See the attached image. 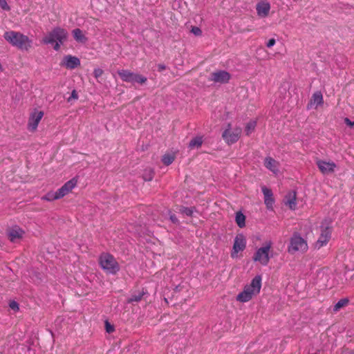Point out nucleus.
I'll return each mask as SVG.
<instances>
[{"mask_svg":"<svg viewBox=\"0 0 354 354\" xmlns=\"http://www.w3.org/2000/svg\"><path fill=\"white\" fill-rule=\"evenodd\" d=\"M245 245L246 241L245 236L241 234H237L234 241L233 250L231 254L232 257H236L239 252L243 251L245 248Z\"/></svg>","mask_w":354,"mask_h":354,"instance_id":"11","label":"nucleus"},{"mask_svg":"<svg viewBox=\"0 0 354 354\" xmlns=\"http://www.w3.org/2000/svg\"><path fill=\"white\" fill-rule=\"evenodd\" d=\"M62 65L66 66L67 68L73 69L80 65V61L76 57L66 55L64 57Z\"/></svg>","mask_w":354,"mask_h":354,"instance_id":"18","label":"nucleus"},{"mask_svg":"<svg viewBox=\"0 0 354 354\" xmlns=\"http://www.w3.org/2000/svg\"><path fill=\"white\" fill-rule=\"evenodd\" d=\"M323 95L320 91L315 92L308 103L307 107L308 109H311L314 104H315V109L318 105L323 104Z\"/></svg>","mask_w":354,"mask_h":354,"instance_id":"20","label":"nucleus"},{"mask_svg":"<svg viewBox=\"0 0 354 354\" xmlns=\"http://www.w3.org/2000/svg\"><path fill=\"white\" fill-rule=\"evenodd\" d=\"M262 192L264 195L265 204L268 207L272 206L274 202L272 190L267 188L266 187H263Z\"/></svg>","mask_w":354,"mask_h":354,"instance_id":"21","label":"nucleus"},{"mask_svg":"<svg viewBox=\"0 0 354 354\" xmlns=\"http://www.w3.org/2000/svg\"><path fill=\"white\" fill-rule=\"evenodd\" d=\"M308 250L306 241L297 233H295L290 240V245L288 248L289 253L294 254L296 252H305Z\"/></svg>","mask_w":354,"mask_h":354,"instance_id":"4","label":"nucleus"},{"mask_svg":"<svg viewBox=\"0 0 354 354\" xmlns=\"http://www.w3.org/2000/svg\"><path fill=\"white\" fill-rule=\"evenodd\" d=\"M165 68H166L165 65H164L162 64H159L158 65V69L159 71H164V70H165Z\"/></svg>","mask_w":354,"mask_h":354,"instance_id":"43","label":"nucleus"},{"mask_svg":"<svg viewBox=\"0 0 354 354\" xmlns=\"http://www.w3.org/2000/svg\"><path fill=\"white\" fill-rule=\"evenodd\" d=\"M317 165L320 171L324 174L333 173L336 167L334 162H325L321 160L317 161Z\"/></svg>","mask_w":354,"mask_h":354,"instance_id":"16","label":"nucleus"},{"mask_svg":"<svg viewBox=\"0 0 354 354\" xmlns=\"http://www.w3.org/2000/svg\"><path fill=\"white\" fill-rule=\"evenodd\" d=\"M175 160V156L174 154L167 153L162 156V161L165 165H171Z\"/></svg>","mask_w":354,"mask_h":354,"instance_id":"28","label":"nucleus"},{"mask_svg":"<svg viewBox=\"0 0 354 354\" xmlns=\"http://www.w3.org/2000/svg\"><path fill=\"white\" fill-rule=\"evenodd\" d=\"M270 9V6L268 3H261L257 6V13L262 17H265L268 15Z\"/></svg>","mask_w":354,"mask_h":354,"instance_id":"22","label":"nucleus"},{"mask_svg":"<svg viewBox=\"0 0 354 354\" xmlns=\"http://www.w3.org/2000/svg\"><path fill=\"white\" fill-rule=\"evenodd\" d=\"M24 231L19 226H15L8 232V236L11 242H15L17 240L22 239Z\"/></svg>","mask_w":354,"mask_h":354,"instance_id":"17","label":"nucleus"},{"mask_svg":"<svg viewBox=\"0 0 354 354\" xmlns=\"http://www.w3.org/2000/svg\"><path fill=\"white\" fill-rule=\"evenodd\" d=\"M261 277L260 275L256 276L251 281L249 285H246L244 287V289L247 292L251 295V297H253L254 295H257L261 290Z\"/></svg>","mask_w":354,"mask_h":354,"instance_id":"8","label":"nucleus"},{"mask_svg":"<svg viewBox=\"0 0 354 354\" xmlns=\"http://www.w3.org/2000/svg\"><path fill=\"white\" fill-rule=\"evenodd\" d=\"M106 330L107 333H110L114 330V328L112 325H111L107 321L105 322Z\"/></svg>","mask_w":354,"mask_h":354,"instance_id":"37","label":"nucleus"},{"mask_svg":"<svg viewBox=\"0 0 354 354\" xmlns=\"http://www.w3.org/2000/svg\"><path fill=\"white\" fill-rule=\"evenodd\" d=\"M99 261L102 268L107 273L116 274L120 270L118 263L110 254H102L100 257Z\"/></svg>","mask_w":354,"mask_h":354,"instance_id":"2","label":"nucleus"},{"mask_svg":"<svg viewBox=\"0 0 354 354\" xmlns=\"http://www.w3.org/2000/svg\"><path fill=\"white\" fill-rule=\"evenodd\" d=\"M77 184V180L75 178H73L68 182H66L61 188H59L56 192L58 194L59 198L64 197L69 192L72 191V189L75 187Z\"/></svg>","mask_w":354,"mask_h":354,"instance_id":"14","label":"nucleus"},{"mask_svg":"<svg viewBox=\"0 0 354 354\" xmlns=\"http://www.w3.org/2000/svg\"><path fill=\"white\" fill-rule=\"evenodd\" d=\"M180 212L186 214L187 216H191L193 214L192 208L183 207L180 209Z\"/></svg>","mask_w":354,"mask_h":354,"instance_id":"33","label":"nucleus"},{"mask_svg":"<svg viewBox=\"0 0 354 354\" xmlns=\"http://www.w3.org/2000/svg\"><path fill=\"white\" fill-rule=\"evenodd\" d=\"M261 277L260 275L256 276L251 281L249 285H246L244 287V289L247 292L251 295V297H253L254 295H257L261 290Z\"/></svg>","mask_w":354,"mask_h":354,"instance_id":"9","label":"nucleus"},{"mask_svg":"<svg viewBox=\"0 0 354 354\" xmlns=\"http://www.w3.org/2000/svg\"><path fill=\"white\" fill-rule=\"evenodd\" d=\"M284 202L290 209H295L296 208V192L290 191L285 196Z\"/></svg>","mask_w":354,"mask_h":354,"instance_id":"19","label":"nucleus"},{"mask_svg":"<svg viewBox=\"0 0 354 354\" xmlns=\"http://www.w3.org/2000/svg\"><path fill=\"white\" fill-rule=\"evenodd\" d=\"M264 166L275 175L279 172L280 163L270 156L266 157Z\"/></svg>","mask_w":354,"mask_h":354,"instance_id":"13","label":"nucleus"},{"mask_svg":"<svg viewBox=\"0 0 354 354\" xmlns=\"http://www.w3.org/2000/svg\"><path fill=\"white\" fill-rule=\"evenodd\" d=\"M77 98H78L77 93L75 90H73L71 93V97H69L67 100H68V102H71V100L72 99L77 100Z\"/></svg>","mask_w":354,"mask_h":354,"instance_id":"39","label":"nucleus"},{"mask_svg":"<svg viewBox=\"0 0 354 354\" xmlns=\"http://www.w3.org/2000/svg\"><path fill=\"white\" fill-rule=\"evenodd\" d=\"M144 294H145L144 292H139L137 294L132 295L131 297L128 299L127 302L128 303H133L134 301L138 302L142 299Z\"/></svg>","mask_w":354,"mask_h":354,"instance_id":"31","label":"nucleus"},{"mask_svg":"<svg viewBox=\"0 0 354 354\" xmlns=\"http://www.w3.org/2000/svg\"><path fill=\"white\" fill-rule=\"evenodd\" d=\"M3 37L8 43L19 49L28 50L32 46V41L19 32L7 31Z\"/></svg>","mask_w":354,"mask_h":354,"instance_id":"1","label":"nucleus"},{"mask_svg":"<svg viewBox=\"0 0 354 354\" xmlns=\"http://www.w3.org/2000/svg\"><path fill=\"white\" fill-rule=\"evenodd\" d=\"M252 297H251V295L248 294L247 291L243 290L241 292H240L236 296V300L240 302H248L250 300H251Z\"/></svg>","mask_w":354,"mask_h":354,"instance_id":"24","label":"nucleus"},{"mask_svg":"<svg viewBox=\"0 0 354 354\" xmlns=\"http://www.w3.org/2000/svg\"><path fill=\"white\" fill-rule=\"evenodd\" d=\"M203 143V140L201 137H196L193 138L189 144V146L190 148H194V147H200Z\"/></svg>","mask_w":354,"mask_h":354,"instance_id":"30","label":"nucleus"},{"mask_svg":"<svg viewBox=\"0 0 354 354\" xmlns=\"http://www.w3.org/2000/svg\"><path fill=\"white\" fill-rule=\"evenodd\" d=\"M154 176L153 169L151 168H147L144 170L142 174V178L145 181H151Z\"/></svg>","mask_w":354,"mask_h":354,"instance_id":"25","label":"nucleus"},{"mask_svg":"<svg viewBox=\"0 0 354 354\" xmlns=\"http://www.w3.org/2000/svg\"><path fill=\"white\" fill-rule=\"evenodd\" d=\"M44 116V112L42 111L34 110L33 112L30 113L28 128L30 131H35L37 126Z\"/></svg>","mask_w":354,"mask_h":354,"instance_id":"10","label":"nucleus"},{"mask_svg":"<svg viewBox=\"0 0 354 354\" xmlns=\"http://www.w3.org/2000/svg\"><path fill=\"white\" fill-rule=\"evenodd\" d=\"M0 7L4 10H10V8L6 0H0Z\"/></svg>","mask_w":354,"mask_h":354,"instance_id":"34","label":"nucleus"},{"mask_svg":"<svg viewBox=\"0 0 354 354\" xmlns=\"http://www.w3.org/2000/svg\"><path fill=\"white\" fill-rule=\"evenodd\" d=\"M169 218L171 221L174 224H177L178 223V220L174 214H171Z\"/></svg>","mask_w":354,"mask_h":354,"instance_id":"41","label":"nucleus"},{"mask_svg":"<svg viewBox=\"0 0 354 354\" xmlns=\"http://www.w3.org/2000/svg\"><path fill=\"white\" fill-rule=\"evenodd\" d=\"M275 43H276V40L274 38H272V39H269L266 46L268 48H271L272 46H273L275 44Z\"/></svg>","mask_w":354,"mask_h":354,"instance_id":"40","label":"nucleus"},{"mask_svg":"<svg viewBox=\"0 0 354 354\" xmlns=\"http://www.w3.org/2000/svg\"><path fill=\"white\" fill-rule=\"evenodd\" d=\"M73 35L75 39L80 42H86L87 39L83 35L82 31L80 28H75L73 30Z\"/></svg>","mask_w":354,"mask_h":354,"instance_id":"23","label":"nucleus"},{"mask_svg":"<svg viewBox=\"0 0 354 354\" xmlns=\"http://www.w3.org/2000/svg\"><path fill=\"white\" fill-rule=\"evenodd\" d=\"M67 31L60 27H56L49 32L42 39L44 44H53L55 41H59L63 44L67 38Z\"/></svg>","mask_w":354,"mask_h":354,"instance_id":"3","label":"nucleus"},{"mask_svg":"<svg viewBox=\"0 0 354 354\" xmlns=\"http://www.w3.org/2000/svg\"><path fill=\"white\" fill-rule=\"evenodd\" d=\"M235 221L239 227H243L245 225V216L240 212L236 214Z\"/></svg>","mask_w":354,"mask_h":354,"instance_id":"26","label":"nucleus"},{"mask_svg":"<svg viewBox=\"0 0 354 354\" xmlns=\"http://www.w3.org/2000/svg\"><path fill=\"white\" fill-rule=\"evenodd\" d=\"M94 76L98 78L103 74V71L100 68H95L93 71Z\"/></svg>","mask_w":354,"mask_h":354,"instance_id":"38","label":"nucleus"},{"mask_svg":"<svg viewBox=\"0 0 354 354\" xmlns=\"http://www.w3.org/2000/svg\"><path fill=\"white\" fill-rule=\"evenodd\" d=\"M348 302H349V300L346 298L340 299L334 306L333 310L335 312L339 310L342 308L346 306L348 304Z\"/></svg>","mask_w":354,"mask_h":354,"instance_id":"29","label":"nucleus"},{"mask_svg":"<svg viewBox=\"0 0 354 354\" xmlns=\"http://www.w3.org/2000/svg\"><path fill=\"white\" fill-rule=\"evenodd\" d=\"M331 236V229L328 227H322L321 234L315 243V248L317 249L321 248L324 245H326L329 241Z\"/></svg>","mask_w":354,"mask_h":354,"instance_id":"12","label":"nucleus"},{"mask_svg":"<svg viewBox=\"0 0 354 354\" xmlns=\"http://www.w3.org/2000/svg\"><path fill=\"white\" fill-rule=\"evenodd\" d=\"M9 306L11 309H12L15 311H18L19 309L18 303L15 301H10L9 304Z\"/></svg>","mask_w":354,"mask_h":354,"instance_id":"35","label":"nucleus"},{"mask_svg":"<svg viewBox=\"0 0 354 354\" xmlns=\"http://www.w3.org/2000/svg\"><path fill=\"white\" fill-rule=\"evenodd\" d=\"M272 241H266L263 246L259 248L253 256V261L259 262L263 266H266L269 263V252L272 248Z\"/></svg>","mask_w":354,"mask_h":354,"instance_id":"5","label":"nucleus"},{"mask_svg":"<svg viewBox=\"0 0 354 354\" xmlns=\"http://www.w3.org/2000/svg\"><path fill=\"white\" fill-rule=\"evenodd\" d=\"M241 132V128L237 127L232 129L231 124H228L227 128L222 133V137L228 145H231L239 140Z\"/></svg>","mask_w":354,"mask_h":354,"instance_id":"7","label":"nucleus"},{"mask_svg":"<svg viewBox=\"0 0 354 354\" xmlns=\"http://www.w3.org/2000/svg\"><path fill=\"white\" fill-rule=\"evenodd\" d=\"M257 122L255 120H251L247 123L245 128V132L247 136L250 135L254 131Z\"/></svg>","mask_w":354,"mask_h":354,"instance_id":"27","label":"nucleus"},{"mask_svg":"<svg viewBox=\"0 0 354 354\" xmlns=\"http://www.w3.org/2000/svg\"><path fill=\"white\" fill-rule=\"evenodd\" d=\"M344 122L349 127H354V122L351 121L348 118L344 119Z\"/></svg>","mask_w":354,"mask_h":354,"instance_id":"42","label":"nucleus"},{"mask_svg":"<svg viewBox=\"0 0 354 354\" xmlns=\"http://www.w3.org/2000/svg\"><path fill=\"white\" fill-rule=\"evenodd\" d=\"M44 201H51L53 200L59 199V197L57 192H48L41 198Z\"/></svg>","mask_w":354,"mask_h":354,"instance_id":"32","label":"nucleus"},{"mask_svg":"<svg viewBox=\"0 0 354 354\" xmlns=\"http://www.w3.org/2000/svg\"><path fill=\"white\" fill-rule=\"evenodd\" d=\"M60 43L59 41H56L55 44L54 45L53 48L55 50H58L60 48Z\"/></svg>","mask_w":354,"mask_h":354,"instance_id":"44","label":"nucleus"},{"mask_svg":"<svg viewBox=\"0 0 354 354\" xmlns=\"http://www.w3.org/2000/svg\"><path fill=\"white\" fill-rule=\"evenodd\" d=\"M118 73L124 82L131 83L138 82L140 84H143L147 80V77L137 73H133L128 70H121L119 71Z\"/></svg>","mask_w":354,"mask_h":354,"instance_id":"6","label":"nucleus"},{"mask_svg":"<svg viewBox=\"0 0 354 354\" xmlns=\"http://www.w3.org/2000/svg\"><path fill=\"white\" fill-rule=\"evenodd\" d=\"M230 79V73L225 71H219L212 73L211 80L214 82L224 84L228 82Z\"/></svg>","mask_w":354,"mask_h":354,"instance_id":"15","label":"nucleus"},{"mask_svg":"<svg viewBox=\"0 0 354 354\" xmlns=\"http://www.w3.org/2000/svg\"><path fill=\"white\" fill-rule=\"evenodd\" d=\"M191 31H192V32L194 35H196V36H199V35H201V33H202L201 30L198 27H196V26H194V27H192V30H191Z\"/></svg>","mask_w":354,"mask_h":354,"instance_id":"36","label":"nucleus"}]
</instances>
